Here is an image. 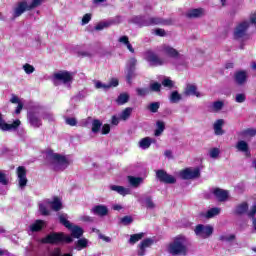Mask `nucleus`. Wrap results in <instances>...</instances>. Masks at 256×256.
Instances as JSON below:
<instances>
[{
    "mask_svg": "<svg viewBox=\"0 0 256 256\" xmlns=\"http://www.w3.org/2000/svg\"><path fill=\"white\" fill-rule=\"evenodd\" d=\"M43 227H45V221L36 220L34 223H32L29 226V231H31V233H37L38 231H41V229H43Z\"/></svg>",
    "mask_w": 256,
    "mask_h": 256,
    "instance_id": "obj_27",
    "label": "nucleus"
},
{
    "mask_svg": "<svg viewBox=\"0 0 256 256\" xmlns=\"http://www.w3.org/2000/svg\"><path fill=\"white\" fill-rule=\"evenodd\" d=\"M17 181L20 189L27 187V170L23 166L16 169Z\"/></svg>",
    "mask_w": 256,
    "mask_h": 256,
    "instance_id": "obj_10",
    "label": "nucleus"
},
{
    "mask_svg": "<svg viewBox=\"0 0 256 256\" xmlns=\"http://www.w3.org/2000/svg\"><path fill=\"white\" fill-rule=\"evenodd\" d=\"M247 29H249V21H243L238 24L234 30L235 39H243V37H246Z\"/></svg>",
    "mask_w": 256,
    "mask_h": 256,
    "instance_id": "obj_11",
    "label": "nucleus"
},
{
    "mask_svg": "<svg viewBox=\"0 0 256 256\" xmlns=\"http://www.w3.org/2000/svg\"><path fill=\"white\" fill-rule=\"evenodd\" d=\"M156 176L162 183H167L169 185H173V183H176V179L173 177V175L166 173L164 170H158L156 172Z\"/></svg>",
    "mask_w": 256,
    "mask_h": 256,
    "instance_id": "obj_15",
    "label": "nucleus"
},
{
    "mask_svg": "<svg viewBox=\"0 0 256 256\" xmlns=\"http://www.w3.org/2000/svg\"><path fill=\"white\" fill-rule=\"evenodd\" d=\"M145 237V233H138V234H133L130 236V239L128 240V243L130 245H135L138 241H141Z\"/></svg>",
    "mask_w": 256,
    "mask_h": 256,
    "instance_id": "obj_36",
    "label": "nucleus"
},
{
    "mask_svg": "<svg viewBox=\"0 0 256 256\" xmlns=\"http://www.w3.org/2000/svg\"><path fill=\"white\" fill-rule=\"evenodd\" d=\"M118 43H121V45H125L130 53H135V49L133 48V45H131V42H129L128 36H120L118 38Z\"/></svg>",
    "mask_w": 256,
    "mask_h": 256,
    "instance_id": "obj_29",
    "label": "nucleus"
},
{
    "mask_svg": "<svg viewBox=\"0 0 256 256\" xmlns=\"http://www.w3.org/2000/svg\"><path fill=\"white\" fill-rule=\"evenodd\" d=\"M21 125V120L17 119L12 124H8L3 119V114L0 113V130L1 131H15Z\"/></svg>",
    "mask_w": 256,
    "mask_h": 256,
    "instance_id": "obj_12",
    "label": "nucleus"
},
{
    "mask_svg": "<svg viewBox=\"0 0 256 256\" xmlns=\"http://www.w3.org/2000/svg\"><path fill=\"white\" fill-rule=\"evenodd\" d=\"M155 35L158 37H165V31L161 28L154 30Z\"/></svg>",
    "mask_w": 256,
    "mask_h": 256,
    "instance_id": "obj_64",
    "label": "nucleus"
},
{
    "mask_svg": "<svg viewBox=\"0 0 256 256\" xmlns=\"http://www.w3.org/2000/svg\"><path fill=\"white\" fill-rule=\"evenodd\" d=\"M52 81L56 87H59V85L71 87V83H73V74L67 71H59L53 74Z\"/></svg>",
    "mask_w": 256,
    "mask_h": 256,
    "instance_id": "obj_5",
    "label": "nucleus"
},
{
    "mask_svg": "<svg viewBox=\"0 0 256 256\" xmlns=\"http://www.w3.org/2000/svg\"><path fill=\"white\" fill-rule=\"evenodd\" d=\"M182 97L181 94H179V92L177 91H173L170 94L169 100L170 103H179V101H181Z\"/></svg>",
    "mask_w": 256,
    "mask_h": 256,
    "instance_id": "obj_43",
    "label": "nucleus"
},
{
    "mask_svg": "<svg viewBox=\"0 0 256 256\" xmlns=\"http://www.w3.org/2000/svg\"><path fill=\"white\" fill-rule=\"evenodd\" d=\"M225 125V120L223 119H218L214 122L213 129L215 135H223L225 131H223V126Z\"/></svg>",
    "mask_w": 256,
    "mask_h": 256,
    "instance_id": "obj_26",
    "label": "nucleus"
},
{
    "mask_svg": "<svg viewBox=\"0 0 256 256\" xmlns=\"http://www.w3.org/2000/svg\"><path fill=\"white\" fill-rule=\"evenodd\" d=\"M111 191H115L119 195L125 197V195H131V188H125L123 186L110 185Z\"/></svg>",
    "mask_w": 256,
    "mask_h": 256,
    "instance_id": "obj_24",
    "label": "nucleus"
},
{
    "mask_svg": "<svg viewBox=\"0 0 256 256\" xmlns=\"http://www.w3.org/2000/svg\"><path fill=\"white\" fill-rule=\"evenodd\" d=\"M235 148L239 153H244L246 157L251 156V151H249V144L245 140H240L236 143Z\"/></svg>",
    "mask_w": 256,
    "mask_h": 256,
    "instance_id": "obj_18",
    "label": "nucleus"
},
{
    "mask_svg": "<svg viewBox=\"0 0 256 256\" xmlns=\"http://www.w3.org/2000/svg\"><path fill=\"white\" fill-rule=\"evenodd\" d=\"M194 233L197 237H200V239H209V237L213 235V226L199 224L194 229Z\"/></svg>",
    "mask_w": 256,
    "mask_h": 256,
    "instance_id": "obj_9",
    "label": "nucleus"
},
{
    "mask_svg": "<svg viewBox=\"0 0 256 256\" xmlns=\"http://www.w3.org/2000/svg\"><path fill=\"white\" fill-rule=\"evenodd\" d=\"M116 102L118 105H125V103L129 102V94L127 93L120 94L116 99Z\"/></svg>",
    "mask_w": 256,
    "mask_h": 256,
    "instance_id": "obj_41",
    "label": "nucleus"
},
{
    "mask_svg": "<svg viewBox=\"0 0 256 256\" xmlns=\"http://www.w3.org/2000/svg\"><path fill=\"white\" fill-rule=\"evenodd\" d=\"M91 211H92V213H94V215H99L100 217H105V215H107V213H109V209L105 205L94 206L91 209Z\"/></svg>",
    "mask_w": 256,
    "mask_h": 256,
    "instance_id": "obj_23",
    "label": "nucleus"
},
{
    "mask_svg": "<svg viewBox=\"0 0 256 256\" xmlns=\"http://www.w3.org/2000/svg\"><path fill=\"white\" fill-rule=\"evenodd\" d=\"M181 179H196L201 175L199 168H186L180 172Z\"/></svg>",
    "mask_w": 256,
    "mask_h": 256,
    "instance_id": "obj_13",
    "label": "nucleus"
},
{
    "mask_svg": "<svg viewBox=\"0 0 256 256\" xmlns=\"http://www.w3.org/2000/svg\"><path fill=\"white\" fill-rule=\"evenodd\" d=\"M128 183L132 187H139V185H141V183H143V178L135 177V176H128Z\"/></svg>",
    "mask_w": 256,
    "mask_h": 256,
    "instance_id": "obj_33",
    "label": "nucleus"
},
{
    "mask_svg": "<svg viewBox=\"0 0 256 256\" xmlns=\"http://www.w3.org/2000/svg\"><path fill=\"white\" fill-rule=\"evenodd\" d=\"M95 88L96 89H103L104 91H109L108 84L102 83L101 81L95 82Z\"/></svg>",
    "mask_w": 256,
    "mask_h": 256,
    "instance_id": "obj_49",
    "label": "nucleus"
},
{
    "mask_svg": "<svg viewBox=\"0 0 256 256\" xmlns=\"http://www.w3.org/2000/svg\"><path fill=\"white\" fill-rule=\"evenodd\" d=\"M245 99V94H237L235 101L236 103H244Z\"/></svg>",
    "mask_w": 256,
    "mask_h": 256,
    "instance_id": "obj_61",
    "label": "nucleus"
},
{
    "mask_svg": "<svg viewBox=\"0 0 256 256\" xmlns=\"http://www.w3.org/2000/svg\"><path fill=\"white\" fill-rule=\"evenodd\" d=\"M29 109L27 114L28 123L34 129H39L43 125L41 118L37 115V113H41V106L39 104H32Z\"/></svg>",
    "mask_w": 256,
    "mask_h": 256,
    "instance_id": "obj_6",
    "label": "nucleus"
},
{
    "mask_svg": "<svg viewBox=\"0 0 256 256\" xmlns=\"http://www.w3.org/2000/svg\"><path fill=\"white\" fill-rule=\"evenodd\" d=\"M223 109V102L221 101H216L212 104V111H221Z\"/></svg>",
    "mask_w": 256,
    "mask_h": 256,
    "instance_id": "obj_50",
    "label": "nucleus"
},
{
    "mask_svg": "<svg viewBox=\"0 0 256 256\" xmlns=\"http://www.w3.org/2000/svg\"><path fill=\"white\" fill-rule=\"evenodd\" d=\"M44 0H22L16 4L14 7V17H21L24 11H31L43 4Z\"/></svg>",
    "mask_w": 256,
    "mask_h": 256,
    "instance_id": "obj_4",
    "label": "nucleus"
},
{
    "mask_svg": "<svg viewBox=\"0 0 256 256\" xmlns=\"http://www.w3.org/2000/svg\"><path fill=\"white\" fill-rule=\"evenodd\" d=\"M48 161L50 167L54 171H65L71 163H73V159L69 156H63L61 154L53 153L48 155Z\"/></svg>",
    "mask_w": 256,
    "mask_h": 256,
    "instance_id": "obj_3",
    "label": "nucleus"
},
{
    "mask_svg": "<svg viewBox=\"0 0 256 256\" xmlns=\"http://www.w3.org/2000/svg\"><path fill=\"white\" fill-rule=\"evenodd\" d=\"M111 131V126L109 124H104L102 126V135H108Z\"/></svg>",
    "mask_w": 256,
    "mask_h": 256,
    "instance_id": "obj_58",
    "label": "nucleus"
},
{
    "mask_svg": "<svg viewBox=\"0 0 256 256\" xmlns=\"http://www.w3.org/2000/svg\"><path fill=\"white\" fill-rule=\"evenodd\" d=\"M43 242L52 243L55 245L58 243H73V237L63 233H51L43 239Z\"/></svg>",
    "mask_w": 256,
    "mask_h": 256,
    "instance_id": "obj_7",
    "label": "nucleus"
},
{
    "mask_svg": "<svg viewBox=\"0 0 256 256\" xmlns=\"http://www.w3.org/2000/svg\"><path fill=\"white\" fill-rule=\"evenodd\" d=\"M138 147L143 150L149 149L151 147V137L141 139L138 143Z\"/></svg>",
    "mask_w": 256,
    "mask_h": 256,
    "instance_id": "obj_34",
    "label": "nucleus"
},
{
    "mask_svg": "<svg viewBox=\"0 0 256 256\" xmlns=\"http://www.w3.org/2000/svg\"><path fill=\"white\" fill-rule=\"evenodd\" d=\"M69 216H67V214H60L59 215V220H60V223L62 225H64V227H66V229H70L71 226L73 225L71 222H69Z\"/></svg>",
    "mask_w": 256,
    "mask_h": 256,
    "instance_id": "obj_37",
    "label": "nucleus"
},
{
    "mask_svg": "<svg viewBox=\"0 0 256 256\" xmlns=\"http://www.w3.org/2000/svg\"><path fill=\"white\" fill-rule=\"evenodd\" d=\"M69 231H71L72 237H75L76 239H79V237L83 236V228L76 226V225H71L70 228H68Z\"/></svg>",
    "mask_w": 256,
    "mask_h": 256,
    "instance_id": "obj_30",
    "label": "nucleus"
},
{
    "mask_svg": "<svg viewBox=\"0 0 256 256\" xmlns=\"http://www.w3.org/2000/svg\"><path fill=\"white\" fill-rule=\"evenodd\" d=\"M0 183L1 185H7V183H9L7 176L3 172H0Z\"/></svg>",
    "mask_w": 256,
    "mask_h": 256,
    "instance_id": "obj_56",
    "label": "nucleus"
},
{
    "mask_svg": "<svg viewBox=\"0 0 256 256\" xmlns=\"http://www.w3.org/2000/svg\"><path fill=\"white\" fill-rule=\"evenodd\" d=\"M10 103L19 105V103H22L21 100L19 99V97H17L16 95H12L11 99H10Z\"/></svg>",
    "mask_w": 256,
    "mask_h": 256,
    "instance_id": "obj_63",
    "label": "nucleus"
},
{
    "mask_svg": "<svg viewBox=\"0 0 256 256\" xmlns=\"http://www.w3.org/2000/svg\"><path fill=\"white\" fill-rule=\"evenodd\" d=\"M135 65H137V59L131 58L127 63L126 79L128 83H131V79L135 77Z\"/></svg>",
    "mask_w": 256,
    "mask_h": 256,
    "instance_id": "obj_16",
    "label": "nucleus"
},
{
    "mask_svg": "<svg viewBox=\"0 0 256 256\" xmlns=\"http://www.w3.org/2000/svg\"><path fill=\"white\" fill-rule=\"evenodd\" d=\"M167 252L173 256H185L189 253V239L178 235L167 246Z\"/></svg>",
    "mask_w": 256,
    "mask_h": 256,
    "instance_id": "obj_2",
    "label": "nucleus"
},
{
    "mask_svg": "<svg viewBox=\"0 0 256 256\" xmlns=\"http://www.w3.org/2000/svg\"><path fill=\"white\" fill-rule=\"evenodd\" d=\"M49 207H51V201L44 200L39 203V211L42 215H49Z\"/></svg>",
    "mask_w": 256,
    "mask_h": 256,
    "instance_id": "obj_28",
    "label": "nucleus"
},
{
    "mask_svg": "<svg viewBox=\"0 0 256 256\" xmlns=\"http://www.w3.org/2000/svg\"><path fill=\"white\" fill-rule=\"evenodd\" d=\"M23 69L26 75H31L32 73H35V67H33V65L31 64H28V63L24 64Z\"/></svg>",
    "mask_w": 256,
    "mask_h": 256,
    "instance_id": "obj_45",
    "label": "nucleus"
},
{
    "mask_svg": "<svg viewBox=\"0 0 256 256\" xmlns=\"http://www.w3.org/2000/svg\"><path fill=\"white\" fill-rule=\"evenodd\" d=\"M219 213H221V208H212L206 212L205 217L206 219H213V217H216Z\"/></svg>",
    "mask_w": 256,
    "mask_h": 256,
    "instance_id": "obj_38",
    "label": "nucleus"
},
{
    "mask_svg": "<svg viewBox=\"0 0 256 256\" xmlns=\"http://www.w3.org/2000/svg\"><path fill=\"white\" fill-rule=\"evenodd\" d=\"M219 155H221V150L219 148H211L209 150V157L211 159H218Z\"/></svg>",
    "mask_w": 256,
    "mask_h": 256,
    "instance_id": "obj_44",
    "label": "nucleus"
},
{
    "mask_svg": "<svg viewBox=\"0 0 256 256\" xmlns=\"http://www.w3.org/2000/svg\"><path fill=\"white\" fill-rule=\"evenodd\" d=\"M235 235L233 234H222L219 236V241H233Z\"/></svg>",
    "mask_w": 256,
    "mask_h": 256,
    "instance_id": "obj_47",
    "label": "nucleus"
},
{
    "mask_svg": "<svg viewBox=\"0 0 256 256\" xmlns=\"http://www.w3.org/2000/svg\"><path fill=\"white\" fill-rule=\"evenodd\" d=\"M163 131H165V122L158 120L156 122V130L154 132L155 137H161V135H163Z\"/></svg>",
    "mask_w": 256,
    "mask_h": 256,
    "instance_id": "obj_31",
    "label": "nucleus"
},
{
    "mask_svg": "<svg viewBox=\"0 0 256 256\" xmlns=\"http://www.w3.org/2000/svg\"><path fill=\"white\" fill-rule=\"evenodd\" d=\"M234 80L238 85H245L247 83V72L238 71L234 75Z\"/></svg>",
    "mask_w": 256,
    "mask_h": 256,
    "instance_id": "obj_22",
    "label": "nucleus"
},
{
    "mask_svg": "<svg viewBox=\"0 0 256 256\" xmlns=\"http://www.w3.org/2000/svg\"><path fill=\"white\" fill-rule=\"evenodd\" d=\"M136 93L137 95H139L140 97H145V95L149 94V90L147 88H137L136 89Z\"/></svg>",
    "mask_w": 256,
    "mask_h": 256,
    "instance_id": "obj_53",
    "label": "nucleus"
},
{
    "mask_svg": "<svg viewBox=\"0 0 256 256\" xmlns=\"http://www.w3.org/2000/svg\"><path fill=\"white\" fill-rule=\"evenodd\" d=\"M122 225H131L133 223V217L131 216H124L120 219Z\"/></svg>",
    "mask_w": 256,
    "mask_h": 256,
    "instance_id": "obj_51",
    "label": "nucleus"
},
{
    "mask_svg": "<svg viewBox=\"0 0 256 256\" xmlns=\"http://www.w3.org/2000/svg\"><path fill=\"white\" fill-rule=\"evenodd\" d=\"M150 89H151V91H161V84L157 83V82L152 83L150 85Z\"/></svg>",
    "mask_w": 256,
    "mask_h": 256,
    "instance_id": "obj_59",
    "label": "nucleus"
},
{
    "mask_svg": "<svg viewBox=\"0 0 256 256\" xmlns=\"http://www.w3.org/2000/svg\"><path fill=\"white\" fill-rule=\"evenodd\" d=\"M62 205L63 204L59 198H54L53 201H50V207L53 209V211H60Z\"/></svg>",
    "mask_w": 256,
    "mask_h": 256,
    "instance_id": "obj_40",
    "label": "nucleus"
},
{
    "mask_svg": "<svg viewBox=\"0 0 256 256\" xmlns=\"http://www.w3.org/2000/svg\"><path fill=\"white\" fill-rule=\"evenodd\" d=\"M108 27H111V22L109 21H102L96 24L94 27L95 31H103V29H107Z\"/></svg>",
    "mask_w": 256,
    "mask_h": 256,
    "instance_id": "obj_42",
    "label": "nucleus"
},
{
    "mask_svg": "<svg viewBox=\"0 0 256 256\" xmlns=\"http://www.w3.org/2000/svg\"><path fill=\"white\" fill-rule=\"evenodd\" d=\"M131 113H133V108L127 107L119 114V119L121 121H127L131 117Z\"/></svg>",
    "mask_w": 256,
    "mask_h": 256,
    "instance_id": "obj_32",
    "label": "nucleus"
},
{
    "mask_svg": "<svg viewBox=\"0 0 256 256\" xmlns=\"http://www.w3.org/2000/svg\"><path fill=\"white\" fill-rule=\"evenodd\" d=\"M185 95L194 96V97H202L203 94H201L199 91H197V86L193 84H188L185 88Z\"/></svg>",
    "mask_w": 256,
    "mask_h": 256,
    "instance_id": "obj_25",
    "label": "nucleus"
},
{
    "mask_svg": "<svg viewBox=\"0 0 256 256\" xmlns=\"http://www.w3.org/2000/svg\"><path fill=\"white\" fill-rule=\"evenodd\" d=\"M108 89H112V87H117L119 85V80L117 78H112L109 83H107Z\"/></svg>",
    "mask_w": 256,
    "mask_h": 256,
    "instance_id": "obj_54",
    "label": "nucleus"
},
{
    "mask_svg": "<svg viewBox=\"0 0 256 256\" xmlns=\"http://www.w3.org/2000/svg\"><path fill=\"white\" fill-rule=\"evenodd\" d=\"M213 195L218 201H227V199H229V192L220 188L214 189Z\"/></svg>",
    "mask_w": 256,
    "mask_h": 256,
    "instance_id": "obj_19",
    "label": "nucleus"
},
{
    "mask_svg": "<svg viewBox=\"0 0 256 256\" xmlns=\"http://www.w3.org/2000/svg\"><path fill=\"white\" fill-rule=\"evenodd\" d=\"M87 245H89V240L81 238L77 241L75 249H77V251H81L82 249H85Z\"/></svg>",
    "mask_w": 256,
    "mask_h": 256,
    "instance_id": "obj_39",
    "label": "nucleus"
},
{
    "mask_svg": "<svg viewBox=\"0 0 256 256\" xmlns=\"http://www.w3.org/2000/svg\"><path fill=\"white\" fill-rule=\"evenodd\" d=\"M158 53L160 55H165V57H159L155 52L148 51L146 52V61L152 67H161L162 65H167L170 63L171 59H174V65L176 69H186L187 65H189V59L185 56L181 55L177 49L173 48L169 44H162L157 48Z\"/></svg>",
    "mask_w": 256,
    "mask_h": 256,
    "instance_id": "obj_1",
    "label": "nucleus"
},
{
    "mask_svg": "<svg viewBox=\"0 0 256 256\" xmlns=\"http://www.w3.org/2000/svg\"><path fill=\"white\" fill-rule=\"evenodd\" d=\"M249 211V204L247 202H242L235 206L233 213L234 215H245Z\"/></svg>",
    "mask_w": 256,
    "mask_h": 256,
    "instance_id": "obj_20",
    "label": "nucleus"
},
{
    "mask_svg": "<svg viewBox=\"0 0 256 256\" xmlns=\"http://www.w3.org/2000/svg\"><path fill=\"white\" fill-rule=\"evenodd\" d=\"M155 243V240L153 238H146L139 244V251L138 255L143 256L145 255V252L147 251L148 247H151Z\"/></svg>",
    "mask_w": 256,
    "mask_h": 256,
    "instance_id": "obj_17",
    "label": "nucleus"
},
{
    "mask_svg": "<svg viewBox=\"0 0 256 256\" xmlns=\"http://www.w3.org/2000/svg\"><path fill=\"white\" fill-rule=\"evenodd\" d=\"M242 135H243L244 137H255V135H256V130L253 129V128H248V129H246V130H244V131L242 132Z\"/></svg>",
    "mask_w": 256,
    "mask_h": 256,
    "instance_id": "obj_46",
    "label": "nucleus"
},
{
    "mask_svg": "<svg viewBox=\"0 0 256 256\" xmlns=\"http://www.w3.org/2000/svg\"><path fill=\"white\" fill-rule=\"evenodd\" d=\"M159 102H152L149 106L148 109L151 111V113H157L159 111Z\"/></svg>",
    "mask_w": 256,
    "mask_h": 256,
    "instance_id": "obj_48",
    "label": "nucleus"
},
{
    "mask_svg": "<svg viewBox=\"0 0 256 256\" xmlns=\"http://www.w3.org/2000/svg\"><path fill=\"white\" fill-rule=\"evenodd\" d=\"M134 23L141 25V27H149V25H168L167 20H163L162 18H149L145 20L141 16H136L134 18Z\"/></svg>",
    "mask_w": 256,
    "mask_h": 256,
    "instance_id": "obj_8",
    "label": "nucleus"
},
{
    "mask_svg": "<svg viewBox=\"0 0 256 256\" xmlns=\"http://www.w3.org/2000/svg\"><path fill=\"white\" fill-rule=\"evenodd\" d=\"M65 121L67 125H70V127H75V125H77V119L75 118H66Z\"/></svg>",
    "mask_w": 256,
    "mask_h": 256,
    "instance_id": "obj_57",
    "label": "nucleus"
},
{
    "mask_svg": "<svg viewBox=\"0 0 256 256\" xmlns=\"http://www.w3.org/2000/svg\"><path fill=\"white\" fill-rule=\"evenodd\" d=\"M42 117L45 121H55V116L51 112L44 113Z\"/></svg>",
    "mask_w": 256,
    "mask_h": 256,
    "instance_id": "obj_55",
    "label": "nucleus"
},
{
    "mask_svg": "<svg viewBox=\"0 0 256 256\" xmlns=\"http://www.w3.org/2000/svg\"><path fill=\"white\" fill-rule=\"evenodd\" d=\"M50 256H73L70 253L62 254L61 249L56 248L52 252H50Z\"/></svg>",
    "mask_w": 256,
    "mask_h": 256,
    "instance_id": "obj_52",
    "label": "nucleus"
},
{
    "mask_svg": "<svg viewBox=\"0 0 256 256\" xmlns=\"http://www.w3.org/2000/svg\"><path fill=\"white\" fill-rule=\"evenodd\" d=\"M101 127H103V122H101V120L94 119L92 121V127H91L92 133H99V131H101Z\"/></svg>",
    "mask_w": 256,
    "mask_h": 256,
    "instance_id": "obj_35",
    "label": "nucleus"
},
{
    "mask_svg": "<svg viewBox=\"0 0 256 256\" xmlns=\"http://www.w3.org/2000/svg\"><path fill=\"white\" fill-rule=\"evenodd\" d=\"M138 202L141 204L142 207H146L150 211H153L157 205L153 201V198L147 194H143L138 198Z\"/></svg>",
    "mask_w": 256,
    "mask_h": 256,
    "instance_id": "obj_14",
    "label": "nucleus"
},
{
    "mask_svg": "<svg viewBox=\"0 0 256 256\" xmlns=\"http://www.w3.org/2000/svg\"><path fill=\"white\" fill-rule=\"evenodd\" d=\"M91 21V14H85L82 18V25H87Z\"/></svg>",
    "mask_w": 256,
    "mask_h": 256,
    "instance_id": "obj_62",
    "label": "nucleus"
},
{
    "mask_svg": "<svg viewBox=\"0 0 256 256\" xmlns=\"http://www.w3.org/2000/svg\"><path fill=\"white\" fill-rule=\"evenodd\" d=\"M162 85L164 87H173V81H171V79L169 78H165L163 81H162Z\"/></svg>",
    "mask_w": 256,
    "mask_h": 256,
    "instance_id": "obj_60",
    "label": "nucleus"
},
{
    "mask_svg": "<svg viewBox=\"0 0 256 256\" xmlns=\"http://www.w3.org/2000/svg\"><path fill=\"white\" fill-rule=\"evenodd\" d=\"M203 15H205V10L203 8L191 9L186 13V17H189V19H197L203 17Z\"/></svg>",
    "mask_w": 256,
    "mask_h": 256,
    "instance_id": "obj_21",
    "label": "nucleus"
}]
</instances>
